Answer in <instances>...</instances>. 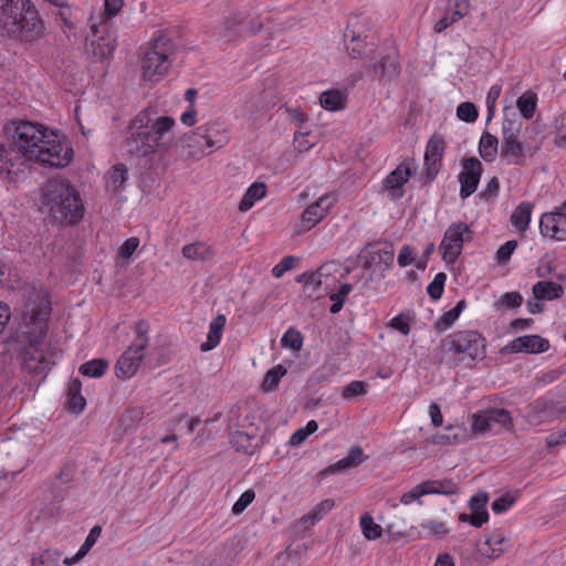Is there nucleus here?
Wrapping results in <instances>:
<instances>
[{"label":"nucleus","instance_id":"28","mask_svg":"<svg viewBox=\"0 0 566 566\" xmlns=\"http://www.w3.org/2000/svg\"><path fill=\"white\" fill-rule=\"evenodd\" d=\"M268 195V186L261 181H254L245 190L242 199L239 202L238 209L241 212L249 211L258 201L265 198Z\"/></svg>","mask_w":566,"mask_h":566},{"label":"nucleus","instance_id":"18","mask_svg":"<svg viewBox=\"0 0 566 566\" xmlns=\"http://www.w3.org/2000/svg\"><path fill=\"white\" fill-rule=\"evenodd\" d=\"M124 0H104V10L90 17V29L95 33L113 28L112 20L119 14Z\"/></svg>","mask_w":566,"mask_h":566},{"label":"nucleus","instance_id":"46","mask_svg":"<svg viewBox=\"0 0 566 566\" xmlns=\"http://www.w3.org/2000/svg\"><path fill=\"white\" fill-rule=\"evenodd\" d=\"M447 281V274L439 272L434 275L433 280L427 286V293L431 300H439L444 291V284Z\"/></svg>","mask_w":566,"mask_h":566},{"label":"nucleus","instance_id":"33","mask_svg":"<svg viewBox=\"0 0 566 566\" xmlns=\"http://www.w3.org/2000/svg\"><path fill=\"white\" fill-rule=\"evenodd\" d=\"M479 154L486 163H493L499 153V139L489 132H484L479 142Z\"/></svg>","mask_w":566,"mask_h":566},{"label":"nucleus","instance_id":"57","mask_svg":"<svg viewBox=\"0 0 566 566\" xmlns=\"http://www.w3.org/2000/svg\"><path fill=\"white\" fill-rule=\"evenodd\" d=\"M127 179L128 171L126 166L124 164L115 165L111 174V182L114 189L120 188Z\"/></svg>","mask_w":566,"mask_h":566},{"label":"nucleus","instance_id":"54","mask_svg":"<svg viewBox=\"0 0 566 566\" xmlns=\"http://www.w3.org/2000/svg\"><path fill=\"white\" fill-rule=\"evenodd\" d=\"M461 522H469L474 527H481L484 523L489 521L488 511H475L471 512V514L462 513L459 516Z\"/></svg>","mask_w":566,"mask_h":566},{"label":"nucleus","instance_id":"14","mask_svg":"<svg viewBox=\"0 0 566 566\" xmlns=\"http://www.w3.org/2000/svg\"><path fill=\"white\" fill-rule=\"evenodd\" d=\"M416 169L412 160H403L382 181V188L387 192L389 199L399 200L405 195V185Z\"/></svg>","mask_w":566,"mask_h":566},{"label":"nucleus","instance_id":"41","mask_svg":"<svg viewBox=\"0 0 566 566\" xmlns=\"http://www.w3.org/2000/svg\"><path fill=\"white\" fill-rule=\"evenodd\" d=\"M516 105L521 115L526 119H531L536 111L537 97L534 93L526 92L517 98Z\"/></svg>","mask_w":566,"mask_h":566},{"label":"nucleus","instance_id":"43","mask_svg":"<svg viewBox=\"0 0 566 566\" xmlns=\"http://www.w3.org/2000/svg\"><path fill=\"white\" fill-rule=\"evenodd\" d=\"M318 424L315 420H310L305 427L297 429L289 439V446H301L312 433L316 432Z\"/></svg>","mask_w":566,"mask_h":566},{"label":"nucleus","instance_id":"12","mask_svg":"<svg viewBox=\"0 0 566 566\" xmlns=\"http://www.w3.org/2000/svg\"><path fill=\"white\" fill-rule=\"evenodd\" d=\"M230 443L237 451L244 453H253L258 447V427L254 426L248 417L242 421L239 419L234 422L232 419L229 422Z\"/></svg>","mask_w":566,"mask_h":566},{"label":"nucleus","instance_id":"19","mask_svg":"<svg viewBox=\"0 0 566 566\" xmlns=\"http://www.w3.org/2000/svg\"><path fill=\"white\" fill-rule=\"evenodd\" d=\"M201 127L187 133L182 137V146L186 150L187 158L192 160H200L201 158L210 155L213 150L206 144V135L200 132Z\"/></svg>","mask_w":566,"mask_h":566},{"label":"nucleus","instance_id":"48","mask_svg":"<svg viewBox=\"0 0 566 566\" xmlns=\"http://www.w3.org/2000/svg\"><path fill=\"white\" fill-rule=\"evenodd\" d=\"M516 500H517V493H515V494L505 493L493 501V503L491 505L492 511L495 514L504 513L515 504Z\"/></svg>","mask_w":566,"mask_h":566},{"label":"nucleus","instance_id":"1","mask_svg":"<svg viewBox=\"0 0 566 566\" xmlns=\"http://www.w3.org/2000/svg\"><path fill=\"white\" fill-rule=\"evenodd\" d=\"M73 159V149L59 134L45 126L21 120L12 135V143H0V177L18 182L25 177L31 161L63 168Z\"/></svg>","mask_w":566,"mask_h":566},{"label":"nucleus","instance_id":"38","mask_svg":"<svg viewBox=\"0 0 566 566\" xmlns=\"http://www.w3.org/2000/svg\"><path fill=\"white\" fill-rule=\"evenodd\" d=\"M109 363L104 358H94L81 365L80 373L83 376L99 378L108 369Z\"/></svg>","mask_w":566,"mask_h":566},{"label":"nucleus","instance_id":"53","mask_svg":"<svg viewBox=\"0 0 566 566\" xmlns=\"http://www.w3.org/2000/svg\"><path fill=\"white\" fill-rule=\"evenodd\" d=\"M522 303L523 296L518 292H507L500 297L496 305L500 307L516 308L520 307Z\"/></svg>","mask_w":566,"mask_h":566},{"label":"nucleus","instance_id":"44","mask_svg":"<svg viewBox=\"0 0 566 566\" xmlns=\"http://www.w3.org/2000/svg\"><path fill=\"white\" fill-rule=\"evenodd\" d=\"M286 374V368L282 365H276L269 369L264 376L262 388L266 391L273 390L277 387L282 377Z\"/></svg>","mask_w":566,"mask_h":566},{"label":"nucleus","instance_id":"10","mask_svg":"<svg viewBox=\"0 0 566 566\" xmlns=\"http://www.w3.org/2000/svg\"><path fill=\"white\" fill-rule=\"evenodd\" d=\"M521 127L518 119L505 118L502 124L501 157L510 165H521L524 159V146L518 140Z\"/></svg>","mask_w":566,"mask_h":566},{"label":"nucleus","instance_id":"49","mask_svg":"<svg viewBox=\"0 0 566 566\" xmlns=\"http://www.w3.org/2000/svg\"><path fill=\"white\" fill-rule=\"evenodd\" d=\"M300 262V258L295 255L284 256L277 264L272 268V275L276 279L282 277L287 271L294 269Z\"/></svg>","mask_w":566,"mask_h":566},{"label":"nucleus","instance_id":"56","mask_svg":"<svg viewBox=\"0 0 566 566\" xmlns=\"http://www.w3.org/2000/svg\"><path fill=\"white\" fill-rule=\"evenodd\" d=\"M366 392L367 389L364 381L353 380L343 388L342 396L344 399H352Z\"/></svg>","mask_w":566,"mask_h":566},{"label":"nucleus","instance_id":"25","mask_svg":"<svg viewBox=\"0 0 566 566\" xmlns=\"http://www.w3.org/2000/svg\"><path fill=\"white\" fill-rule=\"evenodd\" d=\"M534 205L530 201H522L513 210L510 217L512 227L520 233L527 231L533 213Z\"/></svg>","mask_w":566,"mask_h":566},{"label":"nucleus","instance_id":"17","mask_svg":"<svg viewBox=\"0 0 566 566\" xmlns=\"http://www.w3.org/2000/svg\"><path fill=\"white\" fill-rule=\"evenodd\" d=\"M539 232L544 238L566 240V216L558 209L544 212L539 218Z\"/></svg>","mask_w":566,"mask_h":566},{"label":"nucleus","instance_id":"8","mask_svg":"<svg viewBox=\"0 0 566 566\" xmlns=\"http://www.w3.org/2000/svg\"><path fill=\"white\" fill-rule=\"evenodd\" d=\"M344 44L352 59L371 61L378 43L358 19L350 20L344 32Z\"/></svg>","mask_w":566,"mask_h":566},{"label":"nucleus","instance_id":"29","mask_svg":"<svg viewBox=\"0 0 566 566\" xmlns=\"http://www.w3.org/2000/svg\"><path fill=\"white\" fill-rule=\"evenodd\" d=\"M532 292L537 301H554L564 295V287L553 281H538L533 285Z\"/></svg>","mask_w":566,"mask_h":566},{"label":"nucleus","instance_id":"3","mask_svg":"<svg viewBox=\"0 0 566 566\" xmlns=\"http://www.w3.org/2000/svg\"><path fill=\"white\" fill-rule=\"evenodd\" d=\"M0 29L32 43L43 35L44 24L31 0H0Z\"/></svg>","mask_w":566,"mask_h":566},{"label":"nucleus","instance_id":"4","mask_svg":"<svg viewBox=\"0 0 566 566\" xmlns=\"http://www.w3.org/2000/svg\"><path fill=\"white\" fill-rule=\"evenodd\" d=\"M41 205L42 210H48L49 214L57 222L65 221L75 224L84 216L80 193L63 180L53 179L46 182Z\"/></svg>","mask_w":566,"mask_h":566},{"label":"nucleus","instance_id":"36","mask_svg":"<svg viewBox=\"0 0 566 566\" xmlns=\"http://www.w3.org/2000/svg\"><path fill=\"white\" fill-rule=\"evenodd\" d=\"M361 533L367 541H376L382 536V527L375 523L369 513H364L359 518Z\"/></svg>","mask_w":566,"mask_h":566},{"label":"nucleus","instance_id":"35","mask_svg":"<svg viewBox=\"0 0 566 566\" xmlns=\"http://www.w3.org/2000/svg\"><path fill=\"white\" fill-rule=\"evenodd\" d=\"M19 282V274L11 262L0 259V286L14 290Z\"/></svg>","mask_w":566,"mask_h":566},{"label":"nucleus","instance_id":"59","mask_svg":"<svg viewBox=\"0 0 566 566\" xmlns=\"http://www.w3.org/2000/svg\"><path fill=\"white\" fill-rule=\"evenodd\" d=\"M458 21H460V19L453 17V13L447 9L444 15L434 23L433 31L436 33H442Z\"/></svg>","mask_w":566,"mask_h":566},{"label":"nucleus","instance_id":"32","mask_svg":"<svg viewBox=\"0 0 566 566\" xmlns=\"http://www.w3.org/2000/svg\"><path fill=\"white\" fill-rule=\"evenodd\" d=\"M82 382L80 379H73L67 386V409L69 411L77 415L81 413L85 406L86 400L81 394Z\"/></svg>","mask_w":566,"mask_h":566},{"label":"nucleus","instance_id":"15","mask_svg":"<svg viewBox=\"0 0 566 566\" xmlns=\"http://www.w3.org/2000/svg\"><path fill=\"white\" fill-rule=\"evenodd\" d=\"M446 153V140L442 135H432L426 145L423 161L426 179L433 180L442 168Z\"/></svg>","mask_w":566,"mask_h":566},{"label":"nucleus","instance_id":"31","mask_svg":"<svg viewBox=\"0 0 566 566\" xmlns=\"http://www.w3.org/2000/svg\"><path fill=\"white\" fill-rule=\"evenodd\" d=\"M485 412L490 430L497 428L499 430L511 431L513 429V419L509 410L504 408H488Z\"/></svg>","mask_w":566,"mask_h":566},{"label":"nucleus","instance_id":"42","mask_svg":"<svg viewBox=\"0 0 566 566\" xmlns=\"http://www.w3.org/2000/svg\"><path fill=\"white\" fill-rule=\"evenodd\" d=\"M304 336L295 327H290L285 331L281 338V345L293 352H300L303 347Z\"/></svg>","mask_w":566,"mask_h":566},{"label":"nucleus","instance_id":"6","mask_svg":"<svg viewBox=\"0 0 566 566\" xmlns=\"http://www.w3.org/2000/svg\"><path fill=\"white\" fill-rule=\"evenodd\" d=\"M174 42L159 35L147 46L140 60L142 78L156 83L163 80L172 65Z\"/></svg>","mask_w":566,"mask_h":566},{"label":"nucleus","instance_id":"9","mask_svg":"<svg viewBox=\"0 0 566 566\" xmlns=\"http://www.w3.org/2000/svg\"><path fill=\"white\" fill-rule=\"evenodd\" d=\"M472 238L473 232L465 222H452L444 231L439 245L442 260L447 264H454L463 251L464 243Z\"/></svg>","mask_w":566,"mask_h":566},{"label":"nucleus","instance_id":"21","mask_svg":"<svg viewBox=\"0 0 566 566\" xmlns=\"http://www.w3.org/2000/svg\"><path fill=\"white\" fill-rule=\"evenodd\" d=\"M88 39H91V48L94 56L103 60L113 55L116 49V36L113 28L107 29L105 32L97 31L95 33L90 29Z\"/></svg>","mask_w":566,"mask_h":566},{"label":"nucleus","instance_id":"37","mask_svg":"<svg viewBox=\"0 0 566 566\" xmlns=\"http://www.w3.org/2000/svg\"><path fill=\"white\" fill-rule=\"evenodd\" d=\"M365 460L364 451L360 447H352L346 457L337 461L331 469L340 471L359 465Z\"/></svg>","mask_w":566,"mask_h":566},{"label":"nucleus","instance_id":"26","mask_svg":"<svg viewBox=\"0 0 566 566\" xmlns=\"http://www.w3.org/2000/svg\"><path fill=\"white\" fill-rule=\"evenodd\" d=\"M374 72L388 81L396 78L400 73L398 53L392 51L391 53L381 55L380 61L374 65Z\"/></svg>","mask_w":566,"mask_h":566},{"label":"nucleus","instance_id":"34","mask_svg":"<svg viewBox=\"0 0 566 566\" xmlns=\"http://www.w3.org/2000/svg\"><path fill=\"white\" fill-rule=\"evenodd\" d=\"M181 253L184 258L191 261H207L214 254L210 245L200 241L186 244L182 247Z\"/></svg>","mask_w":566,"mask_h":566},{"label":"nucleus","instance_id":"22","mask_svg":"<svg viewBox=\"0 0 566 566\" xmlns=\"http://www.w3.org/2000/svg\"><path fill=\"white\" fill-rule=\"evenodd\" d=\"M206 135V144L213 151L224 147L231 139V132L228 126L219 120L209 122L200 126Z\"/></svg>","mask_w":566,"mask_h":566},{"label":"nucleus","instance_id":"63","mask_svg":"<svg viewBox=\"0 0 566 566\" xmlns=\"http://www.w3.org/2000/svg\"><path fill=\"white\" fill-rule=\"evenodd\" d=\"M486 503H488L486 493L475 494L470 500V510H471V512L486 511Z\"/></svg>","mask_w":566,"mask_h":566},{"label":"nucleus","instance_id":"52","mask_svg":"<svg viewBox=\"0 0 566 566\" xmlns=\"http://www.w3.org/2000/svg\"><path fill=\"white\" fill-rule=\"evenodd\" d=\"M255 492L252 489L244 491L232 506V513L239 515L254 501Z\"/></svg>","mask_w":566,"mask_h":566},{"label":"nucleus","instance_id":"13","mask_svg":"<svg viewBox=\"0 0 566 566\" xmlns=\"http://www.w3.org/2000/svg\"><path fill=\"white\" fill-rule=\"evenodd\" d=\"M461 167L462 169L458 175L459 196L462 200H465L476 191L483 174V165L476 157H464Z\"/></svg>","mask_w":566,"mask_h":566},{"label":"nucleus","instance_id":"45","mask_svg":"<svg viewBox=\"0 0 566 566\" xmlns=\"http://www.w3.org/2000/svg\"><path fill=\"white\" fill-rule=\"evenodd\" d=\"M61 558V552L45 549L38 557H33L32 566H60Z\"/></svg>","mask_w":566,"mask_h":566},{"label":"nucleus","instance_id":"16","mask_svg":"<svg viewBox=\"0 0 566 566\" xmlns=\"http://www.w3.org/2000/svg\"><path fill=\"white\" fill-rule=\"evenodd\" d=\"M51 363L46 358L41 344L30 343L21 353V367L33 376H40L50 369Z\"/></svg>","mask_w":566,"mask_h":566},{"label":"nucleus","instance_id":"5","mask_svg":"<svg viewBox=\"0 0 566 566\" xmlns=\"http://www.w3.org/2000/svg\"><path fill=\"white\" fill-rule=\"evenodd\" d=\"M446 364L455 367L460 364L471 366L486 356V339L478 331H458L442 340Z\"/></svg>","mask_w":566,"mask_h":566},{"label":"nucleus","instance_id":"60","mask_svg":"<svg viewBox=\"0 0 566 566\" xmlns=\"http://www.w3.org/2000/svg\"><path fill=\"white\" fill-rule=\"evenodd\" d=\"M373 253L377 256V261L379 263H384L387 266H389L394 261L395 250H394L392 244H390V243H386L384 248L378 249L377 251H374Z\"/></svg>","mask_w":566,"mask_h":566},{"label":"nucleus","instance_id":"7","mask_svg":"<svg viewBox=\"0 0 566 566\" xmlns=\"http://www.w3.org/2000/svg\"><path fill=\"white\" fill-rule=\"evenodd\" d=\"M150 326L146 321L135 323V339L132 345L118 357L115 365V374L119 379H129L138 370L142 360L145 357V349L148 347V333Z\"/></svg>","mask_w":566,"mask_h":566},{"label":"nucleus","instance_id":"64","mask_svg":"<svg viewBox=\"0 0 566 566\" xmlns=\"http://www.w3.org/2000/svg\"><path fill=\"white\" fill-rule=\"evenodd\" d=\"M180 120L185 126L191 127L197 123V111L195 105H189L188 108L181 114Z\"/></svg>","mask_w":566,"mask_h":566},{"label":"nucleus","instance_id":"47","mask_svg":"<svg viewBox=\"0 0 566 566\" xmlns=\"http://www.w3.org/2000/svg\"><path fill=\"white\" fill-rule=\"evenodd\" d=\"M478 116L479 111L471 102H462L457 107V117L464 123H474Z\"/></svg>","mask_w":566,"mask_h":566},{"label":"nucleus","instance_id":"39","mask_svg":"<svg viewBox=\"0 0 566 566\" xmlns=\"http://www.w3.org/2000/svg\"><path fill=\"white\" fill-rule=\"evenodd\" d=\"M335 503L332 499H325L315 505L307 514L303 516L305 524H315L321 521L333 507Z\"/></svg>","mask_w":566,"mask_h":566},{"label":"nucleus","instance_id":"61","mask_svg":"<svg viewBox=\"0 0 566 566\" xmlns=\"http://www.w3.org/2000/svg\"><path fill=\"white\" fill-rule=\"evenodd\" d=\"M139 247V239L136 237L128 238L120 247H119V255L128 260Z\"/></svg>","mask_w":566,"mask_h":566},{"label":"nucleus","instance_id":"50","mask_svg":"<svg viewBox=\"0 0 566 566\" xmlns=\"http://www.w3.org/2000/svg\"><path fill=\"white\" fill-rule=\"evenodd\" d=\"M471 429L473 433H484L490 430V423L486 419V412L480 410L471 416Z\"/></svg>","mask_w":566,"mask_h":566},{"label":"nucleus","instance_id":"58","mask_svg":"<svg viewBox=\"0 0 566 566\" xmlns=\"http://www.w3.org/2000/svg\"><path fill=\"white\" fill-rule=\"evenodd\" d=\"M448 10L453 13V17L460 20L469 14L470 1L469 0H449Z\"/></svg>","mask_w":566,"mask_h":566},{"label":"nucleus","instance_id":"27","mask_svg":"<svg viewBox=\"0 0 566 566\" xmlns=\"http://www.w3.org/2000/svg\"><path fill=\"white\" fill-rule=\"evenodd\" d=\"M227 318L223 314H218L209 324L207 340L200 345L202 352H209L216 348L222 338Z\"/></svg>","mask_w":566,"mask_h":566},{"label":"nucleus","instance_id":"40","mask_svg":"<svg viewBox=\"0 0 566 566\" xmlns=\"http://www.w3.org/2000/svg\"><path fill=\"white\" fill-rule=\"evenodd\" d=\"M465 307L467 302L464 300L459 301L453 308L443 313L442 316L437 321V329L444 331L449 328L458 319V317Z\"/></svg>","mask_w":566,"mask_h":566},{"label":"nucleus","instance_id":"51","mask_svg":"<svg viewBox=\"0 0 566 566\" xmlns=\"http://www.w3.org/2000/svg\"><path fill=\"white\" fill-rule=\"evenodd\" d=\"M417 258V250L416 248L405 244L400 248L398 256H397V263L400 268H406L410 264H412L416 261Z\"/></svg>","mask_w":566,"mask_h":566},{"label":"nucleus","instance_id":"24","mask_svg":"<svg viewBox=\"0 0 566 566\" xmlns=\"http://www.w3.org/2000/svg\"><path fill=\"white\" fill-rule=\"evenodd\" d=\"M262 25L260 22L251 20L249 23L244 22H233L229 23L227 22L222 36L228 42H237L241 36L252 35L255 34L261 30Z\"/></svg>","mask_w":566,"mask_h":566},{"label":"nucleus","instance_id":"20","mask_svg":"<svg viewBox=\"0 0 566 566\" xmlns=\"http://www.w3.org/2000/svg\"><path fill=\"white\" fill-rule=\"evenodd\" d=\"M549 343L547 339L538 335H524L514 338L506 346L505 350L509 353H530L541 354L547 352Z\"/></svg>","mask_w":566,"mask_h":566},{"label":"nucleus","instance_id":"55","mask_svg":"<svg viewBox=\"0 0 566 566\" xmlns=\"http://www.w3.org/2000/svg\"><path fill=\"white\" fill-rule=\"evenodd\" d=\"M517 248V242L515 240H510L502 244L499 250L496 251V262L499 264H505L510 261L513 252Z\"/></svg>","mask_w":566,"mask_h":566},{"label":"nucleus","instance_id":"2","mask_svg":"<svg viewBox=\"0 0 566 566\" xmlns=\"http://www.w3.org/2000/svg\"><path fill=\"white\" fill-rule=\"evenodd\" d=\"M175 127V118L145 107L129 120L124 142L126 153L145 163L157 157L168 166L166 156L176 144Z\"/></svg>","mask_w":566,"mask_h":566},{"label":"nucleus","instance_id":"30","mask_svg":"<svg viewBox=\"0 0 566 566\" xmlns=\"http://www.w3.org/2000/svg\"><path fill=\"white\" fill-rule=\"evenodd\" d=\"M319 104L329 112L342 111L347 105V94L338 88L325 91L319 95Z\"/></svg>","mask_w":566,"mask_h":566},{"label":"nucleus","instance_id":"11","mask_svg":"<svg viewBox=\"0 0 566 566\" xmlns=\"http://www.w3.org/2000/svg\"><path fill=\"white\" fill-rule=\"evenodd\" d=\"M335 203L336 197L334 195H322L301 213L300 221L295 224V233L301 234L312 230L329 213Z\"/></svg>","mask_w":566,"mask_h":566},{"label":"nucleus","instance_id":"23","mask_svg":"<svg viewBox=\"0 0 566 566\" xmlns=\"http://www.w3.org/2000/svg\"><path fill=\"white\" fill-rule=\"evenodd\" d=\"M511 547L510 538L501 530L491 532L479 547V553L490 559L499 558Z\"/></svg>","mask_w":566,"mask_h":566},{"label":"nucleus","instance_id":"62","mask_svg":"<svg viewBox=\"0 0 566 566\" xmlns=\"http://www.w3.org/2000/svg\"><path fill=\"white\" fill-rule=\"evenodd\" d=\"M389 326L400 332L402 335H408L410 333V324L408 319L403 317L402 314L392 317L389 323Z\"/></svg>","mask_w":566,"mask_h":566}]
</instances>
